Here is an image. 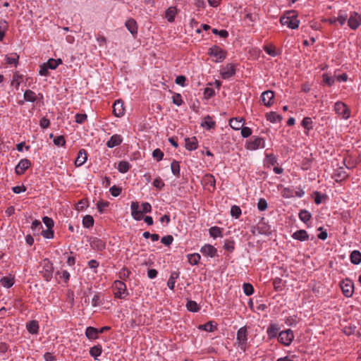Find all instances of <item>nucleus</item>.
<instances>
[{
    "label": "nucleus",
    "instance_id": "obj_21",
    "mask_svg": "<svg viewBox=\"0 0 361 361\" xmlns=\"http://www.w3.org/2000/svg\"><path fill=\"white\" fill-rule=\"evenodd\" d=\"M293 238L300 240L305 241L309 240V235L305 230L301 229L295 231L292 235Z\"/></svg>",
    "mask_w": 361,
    "mask_h": 361
},
{
    "label": "nucleus",
    "instance_id": "obj_13",
    "mask_svg": "<svg viewBox=\"0 0 361 361\" xmlns=\"http://www.w3.org/2000/svg\"><path fill=\"white\" fill-rule=\"evenodd\" d=\"M262 101L266 106H271L274 104V93L271 90H267L261 95Z\"/></svg>",
    "mask_w": 361,
    "mask_h": 361
},
{
    "label": "nucleus",
    "instance_id": "obj_4",
    "mask_svg": "<svg viewBox=\"0 0 361 361\" xmlns=\"http://www.w3.org/2000/svg\"><path fill=\"white\" fill-rule=\"evenodd\" d=\"M114 295L116 298H124L128 295L126 286L121 281H116L114 283Z\"/></svg>",
    "mask_w": 361,
    "mask_h": 361
},
{
    "label": "nucleus",
    "instance_id": "obj_16",
    "mask_svg": "<svg viewBox=\"0 0 361 361\" xmlns=\"http://www.w3.org/2000/svg\"><path fill=\"white\" fill-rule=\"evenodd\" d=\"M203 255L214 257L217 255L216 249L210 244L204 245L200 250Z\"/></svg>",
    "mask_w": 361,
    "mask_h": 361
},
{
    "label": "nucleus",
    "instance_id": "obj_26",
    "mask_svg": "<svg viewBox=\"0 0 361 361\" xmlns=\"http://www.w3.org/2000/svg\"><path fill=\"white\" fill-rule=\"evenodd\" d=\"M27 329L32 334H37L39 331V324L35 320H32L27 324Z\"/></svg>",
    "mask_w": 361,
    "mask_h": 361
},
{
    "label": "nucleus",
    "instance_id": "obj_31",
    "mask_svg": "<svg viewBox=\"0 0 361 361\" xmlns=\"http://www.w3.org/2000/svg\"><path fill=\"white\" fill-rule=\"evenodd\" d=\"M201 126L206 128L207 130H209L215 127L216 123L212 120L210 116L207 115L205 116L204 121L202 123Z\"/></svg>",
    "mask_w": 361,
    "mask_h": 361
},
{
    "label": "nucleus",
    "instance_id": "obj_10",
    "mask_svg": "<svg viewBox=\"0 0 361 361\" xmlns=\"http://www.w3.org/2000/svg\"><path fill=\"white\" fill-rule=\"evenodd\" d=\"M235 65L228 63L221 69V75L223 79H228L235 74Z\"/></svg>",
    "mask_w": 361,
    "mask_h": 361
},
{
    "label": "nucleus",
    "instance_id": "obj_41",
    "mask_svg": "<svg viewBox=\"0 0 361 361\" xmlns=\"http://www.w3.org/2000/svg\"><path fill=\"white\" fill-rule=\"evenodd\" d=\"M311 217L312 214L310 212L305 209L301 210L299 213V218L304 223H307L308 221H310Z\"/></svg>",
    "mask_w": 361,
    "mask_h": 361
},
{
    "label": "nucleus",
    "instance_id": "obj_37",
    "mask_svg": "<svg viewBox=\"0 0 361 361\" xmlns=\"http://www.w3.org/2000/svg\"><path fill=\"white\" fill-rule=\"evenodd\" d=\"M336 18L341 25H343L348 19V14L345 11L340 10L338 13V17Z\"/></svg>",
    "mask_w": 361,
    "mask_h": 361
},
{
    "label": "nucleus",
    "instance_id": "obj_33",
    "mask_svg": "<svg viewBox=\"0 0 361 361\" xmlns=\"http://www.w3.org/2000/svg\"><path fill=\"white\" fill-rule=\"evenodd\" d=\"M350 261L354 264H359L361 262V252L354 250L350 254Z\"/></svg>",
    "mask_w": 361,
    "mask_h": 361
},
{
    "label": "nucleus",
    "instance_id": "obj_51",
    "mask_svg": "<svg viewBox=\"0 0 361 361\" xmlns=\"http://www.w3.org/2000/svg\"><path fill=\"white\" fill-rule=\"evenodd\" d=\"M152 157L157 161H159L162 160L164 157V153L161 151L160 149H156L152 152Z\"/></svg>",
    "mask_w": 361,
    "mask_h": 361
},
{
    "label": "nucleus",
    "instance_id": "obj_50",
    "mask_svg": "<svg viewBox=\"0 0 361 361\" xmlns=\"http://www.w3.org/2000/svg\"><path fill=\"white\" fill-rule=\"evenodd\" d=\"M243 290L246 295H251L254 293V288L250 283L243 284Z\"/></svg>",
    "mask_w": 361,
    "mask_h": 361
},
{
    "label": "nucleus",
    "instance_id": "obj_45",
    "mask_svg": "<svg viewBox=\"0 0 361 361\" xmlns=\"http://www.w3.org/2000/svg\"><path fill=\"white\" fill-rule=\"evenodd\" d=\"M187 309L192 312H197L199 310L198 305L195 301L188 300L186 304Z\"/></svg>",
    "mask_w": 361,
    "mask_h": 361
},
{
    "label": "nucleus",
    "instance_id": "obj_18",
    "mask_svg": "<svg viewBox=\"0 0 361 361\" xmlns=\"http://www.w3.org/2000/svg\"><path fill=\"white\" fill-rule=\"evenodd\" d=\"M237 340L240 345H245L247 337V328L246 326L241 327L237 332Z\"/></svg>",
    "mask_w": 361,
    "mask_h": 361
},
{
    "label": "nucleus",
    "instance_id": "obj_55",
    "mask_svg": "<svg viewBox=\"0 0 361 361\" xmlns=\"http://www.w3.org/2000/svg\"><path fill=\"white\" fill-rule=\"evenodd\" d=\"M173 237L171 235L164 236L161 239V242L166 246H169L173 243Z\"/></svg>",
    "mask_w": 361,
    "mask_h": 361
},
{
    "label": "nucleus",
    "instance_id": "obj_56",
    "mask_svg": "<svg viewBox=\"0 0 361 361\" xmlns=\"http://www.w3.org/2000/svg\"><path fill=\"white\" fill-rule=\"evenodd\" d=\"M54 143L57 146H64L66 145V140L63 135H59L54 139Z\"/></svg>",
    "mask_w": 361,
    "mask_h": 361
},
{
    "label": "nucleus",
    "instance_id": "obj_61",
    "mask_svg": "<svg viewBox=\"0 0 361 361\" xmlns=\"http://www.w3.org/2000/svg\"><path fill=\"white\" fill-rule=\"evenodd\" d=\"M212 32L214 35H218L221 37H223V38H226L228 36V32L226 30H219L216 28H214V29H212Z\"/></svg>",
    "mask_w": 361,
    "mask_h": 361
},
{
    "label": "nucleus",
    "instance_id": "obj_1",
    "mask_svg": "<svg viewBox=\"0 0 361 361\" xmlns=\"http://www.w3.org/2000/svg\"><path fill=\"white\" fill-rule=\"evenodd\" d=\"M297 18L298 14L295 11H288L281 17L280 23L283 25H287L289 28L295 29L298 27L300 23Z\"/></svg>",
    "mask_w": 361,
    "mask_h": 361
},
{
    "label": "nucleus",
    "instance_id": "obj_64",
    "mask_svg": "<svg viewBox=\"0 0 361 361\" xmlns=\"http://www.w3.org/2000/svg\"><path fill=\"white\" fill-rule=\"evenodd\" d=\"M224 248L228 252H232L234 250V242L227 240L224 243Z\"/></svg>",
    "mask_w": 361,
    "mask_h": 361
},
{
    "label": "nucleus",
    "instance_id": "obj_5",
    "mask_svg": "<svg viewBox=\"0 0 361 361\" xmlns=\"http://www.w3.org/2000/svg\"><path fill=\"white\" fill-rule=\"evenodd\" d=\"M341 288L345 297H351L354 292L353 282L348 279L343 280L341 283Z\"/></svg>",
    "mask_w": 361,
    "mask_h": 361
},
{
    "label": "nucleus",
    "instance_id": "obj_54",
    "mask_svg": "<svg viewBox=\"0 0 361 361\" xmlns=\"http://www.w3.org/2000/svg\"><path fill=\"white\" fill-rule=\"evenodd\" d=\"M109 205L107 201L100 200L97 203V209L100 213H103L104 209Z\"/></svg>",
    "mask_w": 361,
    "mask_h": 361
},
{
    "label": "nucleus",
    "instance_id": "obj_19",
    "mask_svg": "<svg viewBox=\"0 0 361 361\" xmlns=\"http://www.w3.org/2000/svg\"><path fill=\"white\" fill-rule=\"evenodd\" d=\"M185 142V147L189 151L195 150L198 147V142L196 137H186Z\"/></svg>",
    "mask_w": 361,
    "mask_h": 361
},
{
    "label": "nucleus",
    "instance_id": "obj_3",
    "mask_svg": "<svg viewBox=\"0 0 361 361\" xmlns=\"http://www.w3.org/2000/svg\"><path fill=\"white\" fill-rule=\"evenodd\" d=\"M208 54L215 58L214 60L216 63L223 61L226 57V51L218 46H213L208 50Z\"/></svg>",
    "mask_w": 361,
    "mask_h": 361
},
{
    "label": "nucleus",
    "instance_id": "obj_49",
    "mask_svg": "<svg viewBox=\"0 0 361 361\" xmlns=\"http://www.w3.org/2000/svg\"><path fill=\"white\" fill-rule=\"evenodd\" d=\"M231 214L232 216L235 217V219H238L240 217V216L241 215L240 208L237 205L232 206L231 209Z\"/></svg>",
    "mask_w": 361,
    "mask_h": 361
},
{
    "label": "nucleus",
    "instance_id": "obj_23",
    "mask_svg": "<svg viewBox=\"0 0 361 361\" xmlns=\"http://www.w3.org/2000/svg\"><path fill=\"white\" fill-rule=\"evenodd\" d=\"M244 119L243 118H233L229 121L230 126L234 130H240L243 126Z\"/></svg>",
    "mask_w": 361,
    "mask_h": 361
},
{
    "label": "nucleus",
    "instance_id": "obj_38",
    "mask_svg": "<svg viewBox=\"0 0 361 361\" xmlns=\"http://www.w3.org/2000/svg\"><path fill=\"white\" fill-rule=\"evenodd\" d=\"M24 99L27 102H34L37 100V95L33 91L27 90L24 93Z\"/></svg>",
    "mask_w": 361,
    "mask_h": 361
},
{
    "label": "nucleus",
    "instance_id": "obj_47",
    "mask_svg": "<svg viewBox=\"0 0 361 361\" xmlns=\"http://www.w3.org/2000/svg\"><path fill=\"white\" fill-rule=\"evenodd\" d=\"M7 29H8L7 23L5 20H1L0 21V41L3 40Z\"/></svg>",
    "mask_w": 361,
    "mask_h": 361
},
{
    "label": "nucleus",
    "instance_id": "obj_12",
    "mask_svg": "<svg viewBox=\"0 0 361 361\" xmlns=\"http://www.w3.org/2000/svg\"><path fill=\"white\" fill-rule=\"evenodd\" d=\"M131 215L136 221H140L143 219V212L139 210V203L137 202H132L130 204Z\"/></svg>",
    "mask_w": 361,
    "mask_h": 361
},
{
    "label": "nucleus",
    "instance_id": "obj_62",
    "mask_svg": "<svg viewBox=\"0 0 361 361\" xmlns=\"http://www.w3.org/2000/svg\"><path fill=\"white\" fill-rule=\"evenodd\" d=\"M153 185L157 189L161 190L164 187L165 184L163 182V180L159 177L154 179L153 182Z\"/></svg>",
    "mask_w": 361,
    "mask_h": 361
},
{
    "label": "nucleus",
    "instance_id": "obj_39",
    "mask_svg": "<svg viewBox=\"0 0 361 361\" xmlns=\"http://www.w3.org/2000/svg\"><path fill=\"white\" fill-rule=\"evenodd\" d=\"M94 219L90 215H86L82 219V225L85 228H91L94 226Z\"/></svg>",
    "mask_w": 361,
    "mask_h": 361
},
{
    "label": "nucleus",
    "instance_id": "obj_14",
    "mask_svg": "<svg viewBox=\"0 0 361 361\" xmlns=\"http://www.w3.org/2000/svg\"><path fill=\"white\" fill-rule=\"evenodd\" d=\"M90 244L92 249L97 250L98 251L104 250L106 247V243L103 240L95 237L90 238Z\"/></svg>",
    "mask_w": 361,
    "mask_h": 361
},
{
    "label": "nucleus",
    "instance_id": "obj_53",
    "mask_svg": "<svg viewBox=\"0 0 361 361\" xmlns=\"http://www.w3.org/2000/svg\"><path fill=\"white\" fill-rule=\"evenodd\" d=\"M109 191L112 196L118 197L121 193L122 189L118 186L113 185L112 187L110 188Z\"/></svg>",
    "mask_w": 361,
    "mask_h": 361
},
{
    "label": "nucleus",
    "instance_id": "obj_48",
    "mask_svg": "<svg viewBox=\"0 0 361 361\" xmlns=\"http://www.w3.org/2000/svg\"><path fill=\"white\" fill-rule=\"evenodd\" d=\"M312 121L310 117H305L302 121L301 125L302 126L307 130L312 129Z\"/></svg>",
    "mask_w": 361,
    "mask_h": 361
},
{
    "label": "nucleus",
    "instance_id": "obj_15",
    "mask_svg": "<svg viewBox=\"0 0 361 361\" xmlns=\"http://www.w3.org/2000/svg\"><path fill=\"white\" fill-rule=\"evenodd\" d=\"M123 102L121 99L116 100L113 105V114L116 117H121L124 114Z\"/></svg>",
    "mask_w": 361,
    "mask_h": 361
},
{
    "label": "nucleus",
    "instance_id": "obj_42",
    "mask_svg": "<svg viewBox=\"0 0 361 361\" xmlns=\"http://www.w3.org/2000/svg\"><path fill=\"white\" fill-rule=\"evenodd\" d=\"M188 262L192 265H196L199 263L201 258L198 253L190 254L188 255Z\"/></svg>",
    "mask_w": 361,
    "mask_h": 361
},
{
    "label": "nucleus",
    "instance_id": "obj_7",
    "mask_svg": "<svg viewBox=\"0 0 361 361\" xmlns=\"http://www.w3.org/2000/svg\"><path fill=\"white\" fill-rule=\"evenodd\" d=\"M348 26L353 30H355L361 25V16L355 12H351L348 20Z\"/></svg>",
    "mask_w": 361,
    "mask_h": 361
},
{
    "label": "nucleus",
    "instance_id": "obj_40",
    "mask_svg": "<svg viewBox=\"0 0 361 361\" xmlns=\"http://www.w3.org/2000/svg\"><path fill=\"white\" fill-rule=\"evenodd\" d=\"M171 169L174 176L180 177V164L179 162L173 160L171 164Z\"/></svg>",
    "mask_w": 361,
    "mask_h": 361
},
{
    "label": "nucleus",
    "instance_id": "obj_17",
    "mask_svg": "<svg viewBox=\"0 0 361 361\" xmlns=\"http://www.w3.org/2000/svg\"><path fill=\"white\" fill-rule=\"evenodd\" d=\"M122 141V137L120 135L116 134L112 135L111 138L107 141L106 146L109 148H113L121 145Z\"/></svg>",
    "mask_w": 361,
    "mask_h": 361
},
{
    "label": "nucleus",
    "instance_id": "obj_32",
    "mask_svg": "<svg viewBox=\"0 0 361 361\" xmlns=\"http://www.w3.org/2000/svg\"><path fill=\"white\" fill-rule=\"evenodd\" d=\"M178 276H179L178 272L173 271L171 273V274L168 280V282H167V286L171 290L174 289L176 279H178Z\"/></svg>",
    "mask_w": 361,
    "mask_h": 361
},
{
    "label": "nucleus",
    "instance_id": "obj_60",
    "mask_svg": "<svg viewBox=\"0 0 361 361\" xmlns=\"http://www.w3.org/2000/svg\"><path fill=\"white\" fill-rule=\"evenodd\" d=\"M240 130H241V135L243 137H245V138L248 137L252 134V130L249 127H243V126L242 128H240Z\"/></svg>",
    "mask_w": 361,
    "mask_h": 361
},
{
    "label": "nucleus",
    "instance_id": "obj_63",
    "mask_svg": "<svg viewBox=\"0 0 361 361\" xmlns=\"http://www.w3.org/2000/svg\"><path fill=\"white\" fill-rule=\"evenodd\" d=\"M173 103L177 106H180L183 103L182 97L180 94H175L173 96Z\"/></svg>",
    "mask_w": 361,
    "mask_h": 361
},
{
    "label": "nucleus",
    "instance_id": "obj_6",
    "mask_svg": "<svg viewBox=\"0 0 361 361\" xmlns=\"http://www.w3.org/2000/svg\"><path fill=\"white\" fill-rule=\"evenodd\" d=\"M294 338L293 332L290 329L283 331L279 333L278 336L279 341L284 345H289Z\"/></svg>",
    "mask_w": 361,
    "mask_h": 361
},
{
    "label": "nucleus",
    "instance_id": "obj_43",
    "mask_svg": "<svg viewBox=\"0 0 361 361\" xmlns=\"http://www.w3.org/2000/svg\"><path fill=\"white\" fill-rule=\"evenodd\" d=\"M273 286L275 290H282L283 288V281L281 278L277 277L274 279Z\"/></svg>",
    "mask_w": 361,
    "mask_h": 361
},
{
    "label": "nucleus",
    "instance_id": "obj_29",
    "mask_svg": "<svg viewBox=\"0 0 361 361\" xmlns=\"http://www.w3.org/2000/svg\"><path fill=\"white\" fill-rule=\"evenodd\" d=\"M19 56L16 53H12L10 55L6 56V62L7 64H13L16 67L18 63Z\"/></svg>",
    "mask_w": 361,
    "mask_h": 361
},
{
    "label": "nucleus",
    "instance_id": "obj_22",
    "mask_svg": "<svg viewBox=\"0 0 361 361\" xmlns=\"http://www.w3.org/2000/svg\"><path fill=\"white\" fill-rule=\"evenodd\" d=\"M126 26L133 35L137 33V24L133 18H129L127 20L126 22Z\"/></svg>",
    "mask_w": 361,
    "mask_h": 361
},
{
    "label": "nucleus",
    "instance_id": "obj_24",
    "mask_svg": "<svg viewBox=\"0 0 361 361\" xmlns=\"http://www.w3.org/2000/svg\"><path fill=\"white\" fill-rule=\"evenodd\" d=\"M280 328L278 324H271L269 326L267 333L269 339L276 338L279 333Z\"/></svg>",
    "mask_w": 361,
    "mask_h": 361
},
{
    "label": "nucleus",
    "instance_id": "obj_46",
    "mask_svg": "<svg viewBox=\"0 0 361 361\" xmlns=\"http://www.w3.org/2000/svg\"><path fill=\"white\" fill-rule=\"evenodd\" d=\"M176 10L174 8H169L166 11V18H167L169 22H173L175 18Z\"/></svg>",
    "mask_w": 361,
    "mask_h": 361
},
{
    "label": "nucleus",
    "instance_id": "obj_30",
    "mask_svg": "<svg viewBox=\"0 0 361 361\" xmlns=\"http://www.w3.org/2000/svg\"><path fill=\"white\" fill-rule=\"evenodd\" d=\"M214 322H208L204 324H200L199 326H198V329H201V330H204L206 331H208V332H212L215 330L217 329V326H216V325H214L213 324Z\"/></svg>",
    "mask_w": 361,
    "mask_h": 361
},
{
    "label": "nucleus",
    "instance_id": "obj_25",
    "mask_svg": "<svg viewBox=\"0 0 361 361\" xmlns=\"http://www.w3.org/2000/svg\"><path fill=\"white\" fill-rule=\"evenodd\" d=\"M87 160V153L84 149H80L78 152V157L75 161L76 166H82Z\"/></svg>",
    "mask_w": 361,
    "mask_h": 361
},
{
    "label": "nucleus",
    "instance_id": "obj_44",
    "mask_svg": "<svg viewBox=\"0 0 361 361\" xmlns=\"http://www.w3.org/2000/svg\"><path fill=\"white\" fill-rule=\"evenodd\" d=\"M209 235L211 237L217 238L222 235L221 229L217 226H213L209 230Z\"/></svg>",
    "mask_w": 361,
    "mask_h": 361
},
{
    "label": "nucleus",
    "instance_id": "obj_20",
    "mask_svg": "<svg viewBox=\"0 0 361 361\" xmlns=\"http://www.w3.org/2000/svg\"><path fill=\"white\" fill-rule=\"evenodd\" d=\"M202 183L205 186L211 187L212 190H215L216 180L214 176L212 174H205L202 178Z\"/></svg>",
    "mask_w": 361,
    "mask_h": 361
},
{
    "label": "nucleus",
    "instance_id": "obj_8",
    "mask_svg": "<svg viewBox=\"0 0 361 361\" xmlns=\"http://www.w3.org/2000/svg\"><path fill=\"white\" fill-rule=\"evenodd\" d=\"M335 111L337 114L347 119L350 117V110L347 106L342 102H337L334 106Z\"/></svg>",
    "mask_w": 361,
    "mask_h": 361
},
{
    "label": "nucleus",
    "instance_id": "obj_2",
    "mask_svg": "<svg viewBox=\"0 0 361 361\" xmlns=\"http://www.w3.org/2000/svg\"><path fill=\"white\" fill-rule=\"evenodd\" d=\"M39 272L47 281H49L52 279L54 267L53 264L48 259H44L40 263Z\"/></svg>",
    "mask_w": 361,
    "mask_h": 361
},
{
    "label": "nucleus",
    "instance_id": "obj_28",
    "mask_svg": "<svg viewBox=\"0 0 361 361\" xmlns=\"http://www.w3.org/2000/svg\"><path fill=\"white\" fill-rule=\"evenodd\" d=\"M266 118L271 123H276L282 120V116L274 111H271L266 114Z\"/></svg>",
    "mask_w": 361,
    "mask_h": 361
},
{
    "label": "nucleus",
    "instance_id": "obj_9",
    "mask_svg": "<svg viewBox=\"0 0 361 361\" xmlns=\"http://www.w3.org/2000/svg\"><path fill=\"white\" fill-rule=\"evenodd\" d=\"M259 147H264V139L259 137H252L247 143L246 148L250 150H255Z\"/></svg>",
    "mask_w": 361,
    "mask_h": 361
},
{
    "label": "nucleus",
    "instance_id": "obj_57",
    "mask_svg": "<svg viewBox=\"0 0 361 361\" xmlns=\"http://www.w3.org/2000/svg\"><path fill=\"white\" fill-rule=\"evenodd\" d=\"M322 77L323 81L329 86H331L335 82L334 78L326 73L323 74Z\"/></svg>",
    "mask_w": 361,
    "mask_h": 361
},
{
    "label": "nucleus",
    "instance_id": "obj_58",
    "mask_svg": "<svg viewBox=\"0 0 361 361\" xmlns=\"http://www.w3.org/2000/svg\"><path fill=\"white\" fill-rule=\"evenodd\" d=\"M257 208L259 211H264L267 208V202L264 198H260L257 203Z\"/></svg>",
    "mask_w": 361,
    "mask_h": 361
},
{
    "label": "nucleus",
    "instance_id": "obj_27",
    "mask_svg": "<svg viewBox=\"0 0 361 361\" xmlns=\"http://www.w3.org/2000/svg\"><path fill=\"white\" fill-rule=\"evenodd\" d=\"M85 335L90 340L97 339L98 338L97 329L92 326L87 327L85 331Z\"/></svg>",
    "mask_w": 361,
    "mask_h": 361
},
{
    "label": "nucleus",
    "instance_id": "obj_34",
    "mask_svg": "<svg viewBox=\"0 0 361 361\" xmlns=\"http://www.w3.org/2000/svg\"><path fill=\"white\" fill-rule=\"evenodd\" d=\"M0 283L5 288H11L14 284V278L11 276H4L1 279Z\"/></svg>",
    "mask_w": 361,
    "mask_h": 361
},
{
    "label": "nucleus",
    "instance_id": "obj_36",
    "mask_svg": "<svg viewBox=\"0 0 361 361\" xmlns=\"http://www.w3.org/2000/svg\"><path fill=\"white\" fill-rule=\"evenodd\" d=\"M130 166L131 165L128 161H121L118 164L117 169L120 173H124L130 169Z\"/></svg>",
    "mask_w": 361,
    "mask_h": 361
},
{
    "label": "nucleus",
    "instance_id": "obj_35",
    "mask_svg": "<svg viewBox=\"0 0 361 361\" xmlns=\"http://www.w3.org/2000/svg\"><path fill=\"white\" fill-rule=\"evenodd\" d=\"M102 353V347L101 345H97L92 347L90 350V354L92 357L97 359Z\"/></svg>",
    "mask_w": 361,
    "mask_h": 361
},
{
    "label": "nucleus",
    "instance_id": "obj_59",
    "mask_svg": "<svg viewBox=\"0 0 361 361\" xmlns=\"http://www.w3.org/2000/svg\"><path fill=\"white\" fill-rule=\"evenodd\" d=\"M42 235L48 239H51L54 238V231L52 228H47L46 230H43L42 231Z\"/></svg>",
    "mask_w": 361,
    "mask_h": 361
},
{
    "label": "nucleus",
    "instance_id": "obj_11",
    "mask_svg": "<svg viewBox=\"0 0 361 361\" xmlns=\"http://www.w3.org/2000/svg\"><path fill=\"white\" fill-rule=\"evenodd\" d=\"M31 166V161L27 159H23L15 168V172L18 175H22Z\"/></svg>",
    "mask_w": 361,
    "mask_h": 361
},
{
    "label": "nucleus",
    "instance_id": "obj_52",
    "mask_svg": "<svg viewBox=\"0 0 361 361\" xmlns=\"http://www.w3.org/2000/svg\"><path fill=\"white\" fill-rule=\"evenodd\" d=\"M266 161L271 166H274L277 163V159L274 154H266Z\"/></svg>",
    "mask_w": 361,
    "mask_h": 361
}]
</instances>
